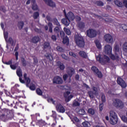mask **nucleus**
I'll return each mask as SVG.
<instances>
[{
  "instance_id": "63",
  "label": "nucleus",
  "mask_w": 127,
  "mask_h": 127,
  "mask_svg": "<svg viewBox=\"0 0 127 127\" xmlns=\"http://www.w3.org/2000/svg\"><path fill=\"white\" fill-rule=\"evenodd\" d=\"M123 3L125 5L126 7H127V0H125L123 2Z\"/></svg>"
},
{
  "instance_id": "48",
  "label": "nucleus",
  "mask_w": 127,
  "mask_h": 127,
  "mask_svg": "<svg viewBox=\"0 0 127 127\" xmlns=\"http://www.w3.org/2000/svg\"><path fill=\"white\" fill-rule=\"evenodd\" d=\"M57 50H58V51H60V52H63V48L60 46H58L57 47Z\"/></svg>"
},
{
  "instance_id": "21",
  "label": "nucleus",
  "mask_w": 127,
  "mask_h": 127,
  "mask_svg": "<svg viewBox=\"0 0 127 127\" xmlns=\"http://www.w3.org/2000/svg\"><path fill=\"white\" fill-rule=\"evenodd\" d=\"M77 26L79 29H83L85 27V23L83 22H80L78 23Z\"/></svg>"
},
{
  "instance_id": "1",
  "label": "nucleus",
  "mask_w": 127,
  "mask_h": 127,
  "mask_svg": "<svg viewBox=\"0 0 127 127\" xmlns=\"http://www.w3.org/2000/svg\"><path fill=\"white\" fill-rule=\"evenodd\" d=\"M64 16L65 19H64V24L66 26H68L69 24H70V20H74L75 19V16H74V14L72 13V12H69L67 15L66 14V12H64Z\"/></svg>"
},
{
  "instance_id": "57",
  "label": "nucleus",
  "mask_w": 127,
  "mask_h": 127,
  "mask_svg": "<svg viewBox=\"0 0 127 127\" xmlns=\"http://www.w3.org/2000/svg\"><path fill=\"white\" fill-rule=\"evenodd\" d=\"M122 28L123 29H124V30H125V31H127V25H124L122 26Z\"/></svg>"
},
{
  "instance_id": "59",
  "label": "nucleus",
  "mask_w": 127,
  "mask_h": 127,
  "mask_svg": "<svg viewBox=\"0 0 127 127\" xmlns=\"http://www.w3.org/2000/svg\"><path fill=\"white\" fill-rule=\"evenodd\" d=\"M75 19H76V21H80V20H81V17H80L78 16H76L75 17Z\"/></svg>"
},
{
  "instance_id": "23",
  "label": "nucleus",
  "mask_w": 127,
  "mask_h": 127,
  "mask_svg": "<svg viewBox=\"0 0 127 127\" xmlns=\"http://www.w3.org/2000/svg\"><path fill=\"white\" fill-rule=\"evenodd\" d=\"M47 5H49V6H50L51 7H55L56 6V4H55L53 1L51 0L50 2H49V4H47Z\"/></svg>"
},
{
  "instance_id": "44",
  "label": "nucleus",
  "mask_w": 127,
  "mask_h": 127,
  "mask_svg": "<svg viewBox=\"0 0 127 127\" xmlns=\"http://www.w3.org/2000/svg\"><path fill=\"white\" fill-rule=\"evenodd\" d=\"M36 92L38 95H39V96H41L42 95V91H41L39 88L37 89Z\"/></svg>"
},
{
  "instance_id": "5",
  "label": "nucleus",
  "mask_w": 127,
  "mask_h": 127,
  "mask_svg": "<svg viewBox=\"0 0 127 127\" xmlns=\"http://www.w3.org/2000/svg\"><path fill=\"white\" fill-rule=\"evenodd\" d=\"M96 57V60L99 61L101 64H106L107 62H110V58L106 56H104L103 58H101V55L95 54Z\"/></svg>"
},
{
  "instance_id": "42",
  "label": "nucleus",
  "mask_w": 127,
  "mask_h": 127,
  "mask_svg": "<svg viewBox=\"0 0 127 127\" xmlns=\"http://www.w3.org/2000/svg\"><path fill=\"white\" fill-rule=\"evenodd\" d=\"M88 113L90 115H95V110L93 109H88Z\"/></svg>"
},
{
  "instance_id": "35",
  "label": "nucleus",
  "mask_w": 127,
  "mask_h": 127,
  "mask_svg": "<svg viewBox=\"0 0 127 127\" xmlns=\"http://www.w3.org/2000/svg\"><path fill=\"white\" fill-rule=\"evenodd\" d=\"M64 44H66V45L68 46L69 45V38L68 37H65L64 38Z\"/></svg>"
},
{
  "instance_id": "8",
  "label": "nucleus",
  "mask_w": 127,
  "mask_h": 127,
  "mask_svg": "<svg viewBox=\"0 0 127 127\" xmlns=\"http://www.w3.org/2000/svg\"><path fill=\"white\" fill-rule=\"evenodd\" d=\"M92 90L93 91H89L88 95H89L90 98L93 99L95 96H98L99 92H98V88L97 87H93Z\"/></svg>"
},
{
  "instance_id": "25",
  "label": "nucleus",
  "mask_w": 127,
  "mask_h": 127,
  "mask_svg": "<svg viewBox=\"0 0 127 127\" xmlns=\"http://www.w3.org/2000/svg\"><path fill=\"white\" fill-rule=\"evenodd\" d=\"M58 65L61 70H64V64L60 62H58Z\"/></svg>"
},
{
  "instance_id": "56",
  "label": "nucleus",
  "mask_w": 127,
  "mask_h": 127,
  "mask_svg": "<svg viewBox=\"0 0 127 127\" xmlns=\"http://www.w3.org/2000/svg\"><path fill=\"white\" fill-rule=\"evenodd\" d=\"M60 30V28L58 27H56L54 29V31L56 32H58Z\"/></svg>"
},
{
  "instance_id": "60",
  "label": "nucleus",
  "mask_w": 127,
  "mask_h": 127,
  "mask_svg": "<svg viewBox=\"0 0 127 127\" xmlns=\"http://www.w3.org/2000/svg\"><path fill=\"white\" fill-rule=\"evenodd\" d=\"M34 31L36 32H38V33H39V32H41V30L39 29H37V28H35L34 29Z\"/></svg>"
},
{
  "instance_id": "53",
  "label": "nucleus",
  "mask_w": 127,
  "mask_h": 127,
  "mask_svg": "<svg viewBox=\"0 0 127 127\" xmlns=\"http://www.w3.org/2000/svg\"><path fill=\"white\" fill-rule=\"evenodd\" d=\"M0 118L1 119V120H2V121H5V116L4 115V114H2L0 116Z\"/></svg>"
},
{
  "instance_id": "36",
  "label": "nucleus",
  "mask_w": 127,
  "mask_h": 127,
  "mask_svg": "<svg viewBox=\"0 0 127 127\" xmlns=\"http://www.w3.org/2000/svg\"><path fill=\"white\" fill-rule=\"evenodd\" d=\"M60 34L61 38L63 39V43H64V32L63 31H61Z\"/></svg>"
},
{
  "instance_id": "3",
  "label": "nucleus",
  "mask_w": 127,
  "mask_h": 127,
  "mask_svg": "<svg viewBox=\"0 0 127 127\" xmlns=\"http://www.w3.org/2000/svg\"><path fill=\"white\" fill-rule=\"evenodd\" d=\"M110 123L111 125H115L118 123V116L116 112L113 111H110Z\"/></svg>"
},
{
  "instance_id": "9",
  "label": "nucleus",
  "mask_w": 127,
  "mask_h": 127,
  "mask_svg": "<svg viewBox=\"0 0 127 127\" xmlns=\"http://www.w3.org/2000/svg\"><path fill=\"white\" fill-rule=\"evenodd\" d=\"M104 40H105L106 42L107 43H114V38H113V36L110 34H106L104 36Z\"/></svg>"
},
{
  "instance_id": "61",
  "label": "nucleus",
  "mask_w": 127,
  "mask_h": 127,
  "mask_svg": "<svg viewBox=\"0 0 127 127\" xmlns=\"http://www.w3.org/2000/svg\"><path fill=\"white\" fill-rule=\"evenodd\" d=\"M45 3L47 4H49V2L51 0H43Z\"/></svg>"
},
{
  "instance_id": "24",
  "label": "nucleus",
  "mask_w": 127,
  "mask_h": 127,
  "mask_svg": "<svg viewBox=\"0 0 127 127\" xmlns=\"http://www.w3.org/2000/svg\"><path fill=\"white\" fill-rule=\"evenodd\" d=\"M115 3L117 5V6H119L120 7H122L123 6V3L118 0L115 1Z\"/></svg>"
},
{
  "instance_id": "31",
  "label": "nucleus",
  "mask_w": 127,
  "mask_h": 127,
  "mask_svg": "<svg viewBox=\"0 0 127 127\" xmlns=\"http://www.w3.org/2000/svg\"><path fill=\"white\" fill-rule=\"evenodd\" d=\"M32 9L33 10H37L38 9V6L36 4H32Z\"/></svg>"
},
{
  "instance_id": "22",
  "label": "nucleus",
  "mask_w": 127,
  "mask_h": 127,
  "mask_svg": "<svg viewBox=\"0 0 127 127\" xmlns=\"http://www.w3.org/2000/svg\"><path fill=\"white\" fill-rule=\"evenodd\" d=\"M16 73L18 77H22V71H21V69H20V67L17 68Z\"/></svg>"
},
{
  "instance_id": "15",
  "label": "nucleus",
  "mask_w": 127,
  "mask_h": 127,
  "mask_svg": "<svg viewBox=\"0 0 127 127\" xmlns=\"http://www.w3.org/2000/svg\"><path fill=\"white\" fill-rule=\"evenodd\" d=\"M67 74L69 75L70 78L72 77V75H74V73H75V69L72 67H68L66 71Z\"/></svg>"
},
{
  "instance_id": "33",
  "label": "nucleus",
  "mask_w": 127,
  "mask_h": 127,
  "mask_svg": "<svg viewBox=\"0 0 127 127\" xmlns=\"http://www.w3.org/2000/svg\"><path fill=\"white\" fill-rule=\"evenodd\" d=\"M121 118L124 123L127 124V118L125 116H121Z\"/></svg>"
},
{
  "instance_id": "64",
  "label": "nucleus",
  "mask_w": 127,
  "mask_h": 127,
  "mask_svg": "<svg viewBox=\"0 0 127 127\" xmlns=\"http://www.w3.org/2000/svg\"><path fill=\"white\" fill-rule=\"evenodd\" d=\"M47 20H48L49 21H51V18L50 17V16H47Z\"/></svg>"
},
{
  "instance_id": "32",
  "label": "nucleus",
  "mask_w": 127,
  "mask_h": 127,
  "mask_svg": "<svg viewBox=\"0 0 127 127\" xmlns=\"http://www.w3.org/2000/svg\"><path fill=\"white\" fill-rule=\"evenodd\" d=\"M123 48L124 51L127 52V41L123 44Z\"/></svg>"
},
{
  "instance_id": "38",
  "label": "nucleus",
  "mask_w": 127,
  "mask_h": 127,
  "mask_svg": "<svg viewBox=\"0 0 127 127\" xmlns=\"http://www.w3.org/2000/svg\"><path fill=\"white\" fill-rule=\"evenodd\" d=\"M54 23L56 25H57V26H59V27H60V24L59 23V22H58V20H57V19H54Z\"/></svg>"
},
{
  "instance_id": "62",
  "label": "nucleus",
  "mask_w": 127,
  "mask_h": 127,
  "mask_svg": "<svg viewBox=\"0 0 127 127\" xmlns=\"http://www.w3.org/2000/svg\"><path fill=\"white\" fill-rule=\"evenodd\" d=\"M48 26L49 28H52V26H53V25H52V23H48Z\"/></svg>"
},
{
  "instance_id": "47",
  "label": "nucleus",
  "mask_w": 127,
  "mask_h": 127,
  "mask_svg": "<svg viewBox=\"0 0 127 127\" xmlns=\"http://www.w3.org/2000/svg\"><path fill=\"white\" fill-rule=\"evenodd\" d=\"M30 90H32L33 91L35 90V85H34V84L31 83L30 84V86L29 87Z\"/></svg>"
},
{
  "instance_id": "54",
  "label": "nucleus",
  "mask_w": 127,
  "mask_h": 127,
  "mask_svg": "<svg viewBox=\"0 0 127 127\" xmlns=\"http://www.w3.org/2000/svg\"><path fill=\"white\" fill-rule=\"evenodd\" d=\"M48 102H52V103H53V104H55V101H54V100H53V99H52V98H49V99H48Z\"/></svg>"
},
{
  "instance_id": "20",
  "label": "nucleus",
  "mask_w": 127,
  "mask_h": 127,
  "mask_svg": "<svg viewBox=\"0 0 127 127\" xmlns=\"http://www.w3.org/2000/svg\"><path fill=\"white\" fill-rule=\"evenodd\" d=\"M95 44L96 47H97L98 49H101L102 48V45L101 44V42L99 40H96L95 41Z\"/></svg>"
},
{
  "instance_id": "11",
  "label": "nucleus",
  "mask_w": 127,
  "mask_h": 127,
  "mask_svg": "<svg viewBox=\"0 0 127 127\" xmlns=\"http://www.w3.org/2000/svg\"><path fill=\"white\" fill-rule=\"evenodd\" d=\"M117 83L119 85L122 86V88H126L127 83L121 77H118L117 78Z\"/></svg>"
},
{
  "instance_id": "14",
  "label": "nucleus",
  "mask_w": 127,
  "mask_h": 127,
  "mask_svg": "<svg viewBox=\"0 0 127 127\" xmlns=\"http://www.w3.org/2000/svg\"><path fill=\"white\" fill-rule=\"evenodd\" d=\"M54 84H62L63 83V80L61 77L57 76L55 77L53 80Z\"/></svg>"
},
{
  "instance_id": "29",
  "label": "nucleus",
  "mask_w": 127,
  "mask_h": 127,
  "mask_svg": "<svg viewBox=\"0 0 127 127\" xmlns=\"http://www.w3.org/2000/svg\"><path fill=\"white\" fill-rule=\"evenodd\" d=\"M109 56L112 60H116V59H119V56L117 57L116 55V56H115L114 55L111 54V55H109Z\"/></svg>"
},
{
  "instance_id": "41",
  "label": "nucleus",
  "mask_w": 127,
  "mask_h": 127,
  "mask_svg": "<svg viewBox=\"0 0 127 127\" xmlns=\"http://www.w3.org/2000/svg\"><path fill=\"white\" fill-rule=\"evenodd\" d=\"M25 80L26 81L27 87H29V85H29V84L30 83V78L28 77L27 78H26Z\"/></svg>"
},
{
  "instance_id": "18",
  "label": "nucleus",
  "mask_w": 127,
  "mask_h": 127,
  "mask_svg": "<svg viewBox=\"0 0 127 127\" xmlns=\"http://www.w3.org/2000/svg\"><path fill=\"white\" fill-rule=\"evenodd\" d=\"M40 41V38H39V37L37 36L34 37L32 39V42H33V43H37Z\"/></svg>"
},
{
  "instance_id": "16",
  "label": "nucleus",
  "mask_w": 127,
  "mask_h": 127,
  "mask_svg": "<svg viewBox=\"0 0 127 127\" xmlns=\"http://www.w3.org/2000/svg\"><path fill=\"white\" fill-rule=\"evenodd\" d=\"M56 108L60 113H64V107L61 104H58Z\"/></svg>"
},
{
  "instance_id": "49",
  "label": "nucleus",
  "mask_w": 127,
  "mask_h": 127,
  "mask_svg": "<svg viewBox=\"0 0 127 127\" xmlns=\"http://www.w3.org/2000/svg\"><path fill=\"white\" fill-rule=\"evenodd\" d=\"M73 106H75V107H77L78 106H80V103L78 102L77 101H73Z\"/></svg>"
},
{
  "instance_id": "12",
  "label": "nucleus",
  "mask_w": 127,
  "mask_h": 127,
  "mask_svg": "<svg viewBox=\"0 0 127 127\" xmlns=\"http://www.w3.org/2000/svg\"><path fill=\"white\" fill-rule=\"evenodd\" d=\"M91 70L93 72H94V73L97 74L98 78H102V77H103V74H102V72H101V71H99L98 68H97L96 66H92L91 67Z\"/></svg>"
},
{
  "instance_id": "34",
  "label": "nucleus",
  "mask_w": 127,
  "mask_h": 127,
  "mask_svg": "<svg viewBox=\"0 0 127 127\" xmlns=\"http://www.w3.org/2000/svg\"><path fill=\"white\" fill-rule=\"evenodd\" d=\"M44 48H50V45L49 42H45L44 44Z\"/></svg>"
},
{
  "instance_id": "55",
  "label": "nucleus",
  "mask_w": 127,
  "mask_h": 127,
  "mask_svg": "<svg viewBox=\"0 0 127 127\" xmlns=\"http://www.w3.org/2000/svg\"><path fill=\"white\" fill-rule=\"evenodd\" d=\"M52 40H53L54 41H56L57 40V38H56V36L55 35H52Z\"/></svg>"
},
{
  "instance_id": "19",
  "label": "nucleus",
  "mask_w": 127,
  "mask_h": 127,
  "mask_svg": "<svg viewBox=\"0 0 127 127\" xmlns=\"http://www.w3.org/2000/svg\"><path fill=\"white\" fill-rule=\"evenodd\" d=\"M6 42H8L11 44L12 46L15 45V41L12 39V38L9 37L8 41H6Z\"/></svg>"
},
{
  "instance_id": "50",
  "label": "nucleus",
  "mask_w": 127,
  "mask_h": 127,
  "mask_svg": "<svg viewBox=\"0 0 127 127\" xmlns=\"http://www.w3.org/2000/svg\"><path fill=\"white\" fill-rule=\"evenodd\" d=\"M101 99L103 103H105V102H106V96H105V95L103 94L102 95Z\"/></svg>"
},
{
  "instance_id": "58",
  "label": "nucleus",
  "mask_w": 127,
  "mask_h": 127,
  "mask_svg": "<svg viewBox=\"0 0 127 127\" xmlns=\"http://www.w3.org/2000/svg\"><path fill=\"white\" fill-rule=\"evenodd\" d=\"M103 107H104V105L103 104H100L99 105L100 111H103Z\"/></svg>"
},
{
  "instance_id": "39",
  "label": "nucleus",
  "mask_w": 127,
  "mask_h": 127,
  "mask_svg": "<svg viewBox=\"0 0 127 127\" xmlns=\"http://www.w3.org/2000/svg\"><path fill=\"white\" fill-rule=\"evenodd\" d=\"M39 16V13L38 12H34L33 14V18L34 19H37V18Z\"/></svg>"
},
{
  "instance_id": "10",
  "label": "nucleus",
  "mask_w": 127,
  "mask_h": 127,
  "mask_svg": "<svg viewBox=\"0 0 127 127\" xmlns=\"http://www.w3.org/2000/svg\"><path fill=\"white\" fill-rule=\"evenodd\" d=\"M113 48L110 45H106L104 47V52L108 55H111L112 54V51Z\"/></svg>"
},
{
  "instance_id": "4",
  "label": "nucleus",
  "mask_w": 127,
  "mask_h": 127,
  "mask_svg": "<svg viewBox=\"0 0 127 127\" xmlns=\"http://www.w3.org/2000/svg\"><path fill=\"white\" fill-rule=\"evenodd\" d=\"M75 41L79 47H84V46H85V42L84 41V39L83 37L79 35H75Z\"/></svg>"
},
{
  "instance_id": "52",
  "label": "nucleus",
  "mask_w": 127,
  "mask_h": 127,
  "mask_svg": "<svg viewBox=\"0 0 127 127\" xmlns=\"http://www.w3.org/2000/svg\"><path fill=\"white\" fill-rule=\"evenodd\" d=\"M33 60L34 65H36V64L38 63V60H37V58L35 57L33 58Z\"/></svg>"
},
{
  "instance_id": "17",
  "label": "nucleus",
  "mask_w": 127,
  "mask_h": 127,
  "mask_svg": "<svg viewBox=\"0 0 127 127\" xmlns=\"http://www.w3.org/2000/svg\"><path fill=\"white\" fill-rule=\"evenodd\" d=\"M78 54L80 56H81V57H82V58H88V55L84 51H80L78 53Z\"/></svg>"
},
{
  "instance_id": "30",
  "label": "nucleus",
  "mask_w": 127,
  "mask_h": 127,
  "mask_svg": "<svg viewBox=\"0 0 127 127\" xmlns=\"http://www.w3.org/2000/svg\"><path fill=\"white\" fill-rule=\"evenodd\" d=\"M3 35H4V38L5 41H7V38L8 37V33H7V32L4 31V30Z\"/></svg>"
},
{
  "instance_id": "37",
  "label": "nucleus",
  "mask_w": 127,
  "mask_h": 127,
  "mask_svg": "<svg viewBox=\"0 0 127 127\" xmlns=\"http://www.w3.org/2000/svg\"><path fill=\"white\" fill-rule=\"evenodd\" d=\"M78 114H79V115H85V114H86V112H85V110H84L83 109H80L79 110Z\"/></svg>"
},
{
  "instance_id": "26",
  "label": "nucleus",
  "mask_w": 127,
  "mask_h": 127,
  "mask_svg": "<svg viewBox=\"0 0 127 127\" xmlns=\"http://www.w3.org/2000/svg\"><path fill=\"white\" fill-rule=\"evenodd\" d=\"M23 25H24V23L22 21H20L18 23V27H19V29H22Z\"/></svg>"
},
{
  "instance_id": "13",
  "label": "nucleus",
  "mask_w": 127,
  "mask_h": 127,
  "mask_svg": "<svg viewBox=\"0 0 127 127\" xmlns=\"http://www.w3.org/2000/svg\"><path fill=\"white\" fill-rule=\"evenodd\" d=\"M113 51H114L117 57L121 55V52L120 50V46L119 45L115 44L114 45V48L113 49Z\"/></svg>"
},
{
  "instance_id": "28",
  "label": "nucleus",
  "mask_w": 127,
  "mask_h": 127,
  "mask_svg": "<svg viewBox=\"0 0 127 127\" xmlns=\"http://www.w3.org/2000/svg\"><path fill=\"white\" fill-rule=\"evenodd\" d=\"M82 126H83L84 127H91V124L88 122H84L82 123Z\"/></svg>"
},
{
  "instance_id": "27",
  "label": "nucleus",
  "mask_w": 127,
  "mask_h": 127,
  "mask_svg": "<svg viewBox=\"0 0 127 127\" xmlns=\"http://www.w3.org/2000/svg\"><path fill=\"white\" fill-rule=\"evenodd\" d=\"M21 62L22 64V66H25L27 65L26 61L24 58H21Z\"/></svg>"
},
{
  "instance_id": "40",
  "label": "nucleus",
  "mask_w": 127,
  "mask_h": 127,
  "mask_svg": "<svg viewBox=\"0 0 127 127\" xmlns=\"http://www.w3.org/2000/svg\"><path fill=\"white\" fill-rule=\"evenodd\" d=\"M10 68H11L13 70H15L16 68H17L18 64H11Z\"/></svg>"
},
{
  "instance_id": "2",
  "label": "nucleus",
  "mask_w": 127,
  "mask_h": 127,
  "mask_svg": "<svg viewBox=\"0 0 127 127\" xmlns=\"http://www.w3.org/2000/svg\"><path fill=\"white\" fill-rule=\"evenodd\" d=\"M64 91L65 92L64 95L65 101L67 103L69 102V101H71V99H72V98H73L74 96L73 95L70 93V91H71V87L66 86V87L64 88Z\"/></svg>"
},
{
  "instance_id": "7",
  "label": "nucleus",
  "mask_w": 127,
  "mask_h": 127,
  "mask_svg": "<svg viewBox=\"0 0 127 127\" xmlns=\"http://www.w3.org/2000/svg\"><path fill=\"white\" fill-rule=\"evenodd\" d=\"M87 36L90 38H94L97 36V32L94 29H89L86 32Z\"/></svg>"
},
{
  "instance_id": "51",
  "label": "nucleus",
  "mask_w": 127,
  "mask_h": 127,
  "mask_svg": "<svg viewBox=\"0 0 127 127\" xmlns=\"http://www.w3.org/2000/svg\"><path fill=\"white\" fill-rule=\"evenodd\" d=\"M69 54L70 56H72V57H74V58L77 57V56L76 55V54H74V53L72 52H70L69 53Z\"/></svg>"
},
{
  "instance_id": "43",
  "label": "nucleus",
  "mask_w": 127,
  "mask_h": 127,
  "mask_svg": "<svg viewBox=\"0 0 127 127\" xmlns=\"http://www.w3.org/2000/svg\"><path fill=\"white\" fill-rule=\"evenodd\" d=\"M64 31L67 35H70V34H71V31H70L69 29L64 28Z\"/></svg>"
},
{
  "instance_id": "46",
  "label": "nucleus",
  "mask_w": 127,
  "mask_h": 127,
  "mask_svg": "<svg viewBox=\"0 0 127 127\" xmlns=\"http://www.w3.org/2000/svg\"><path fill=\"white\" fill-rule=\"evenodd\" d=\"M96 4L99 6H103L104 5V3L101 1H98L96 2Z\"/></svg>"
},
{
  "instance_id": "6",
  "label": "nucleus",
  "mask_w": 127,
  "mask_h": 127,
  "mask_svg": "<svg viewBox=\"0 0 127 127\" xmlns=\"http://www.w3.org/2000/svg\"><path fill=\"white\" fill-rule=\"evenodd\" d=\"M113 106L116 108H120V109H123L124 108V103L120 99H115L113 101Z\"/></svg>"
},
{
  "instance_id": "45",
  "label": "nucleus",
  "mask_w": 127,
  "mask_h": 127,
  "mask_svg": "<svg viewBox=\"0 0 127 127\" xmlns=\"http://www.w3.org/2000/svg\"><path fill=\"white\" fill-rule=\"evenodd\" d=\"M47 58L48 59V60H50V61H52L53 60V58L52 57V56L51 55L49 54L47 56Z\"/></svg>"
}]
</instances>
